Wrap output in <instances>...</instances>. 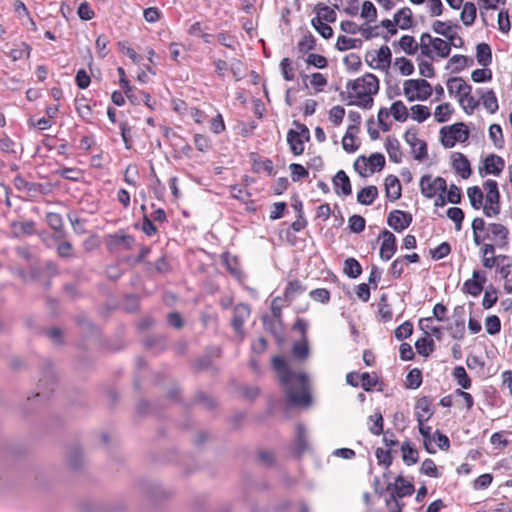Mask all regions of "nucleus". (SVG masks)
<instances>
[{
  "label": "nucleus",
  "mask_w": 512,
  "mask_h": 512,
  "mask_svg": "<svg viewBox=\"0 0 512 512\" xmlns=\"http://www.w3.org/2000/svg\"><path fill=\"white\" fill-rule=\"evenodd\" d=\"M434 341L429 337H421L415 342L417 352L422 356H428L434 350Z\"/></svg>",
  "instance_id": "nucleus-43"
},
{
  "label": "nucleus",
  "mask_w": 512,
  "mask_h": 512,
  "mask_svg": "<svg viewBox=\"0 0 512 512\" xmlns=\"http://www.w3.org/2000/svg\"><path fill=\"white\" fill-rule=\"evenodd\" d=\"M447 217L455 223V229L460 231L464 220L463 210L458 207H451L447 210Z\"/></svg>",
  "instance_id": "nucleus-61"
},
{
  "label": "nucleus",
  "mask_w": 512,
  "mask_h": 512,
  "mask_svg": "<svg viewBox=\"0 0 512 512\" xmlns=\"http://www.w3.org/2000/svg\"><path fill=\"white\" fill-rule=\"evenodd\" d=\"M343 272L347 277L356 279L362 274V266L357 259L349 257L344 261Z\"/></svg>",
  "instance_id": "nucleus-28"
},
{
  "label": "nucleus",
  "mask_w": 512,
  "mask_h": 512,
  "mask_svg": "<svg viewBox=\"0 0 512 512\" xmlns=\"http://www.w3.org/2000/svg\"><path fill=\"white\" fill-rule=\"evenodd\" d=\"M413 332V324L411 323V321H405L404 323H402L400 326H398L395 331H394V335L396 337L397 340H404L408 337L411 336Z\"/></svg>",
  "instance_id": "nucleus-63"
},
{
  "label": "nucleus",
  "mask_w": 512,
  "mask_h": 512,
  "mask_svg": "<svg viewBox=\"0 0 512 512\" xmlns=\"http://www.w3.org/2000/svg\"><path fill=\"white\" fill-rule=\"evenodd\" d=\"M402 459L407 466L418 462V451L413 447L410 441H405L401 445Z\"/></svg>",
  "instance_id": "nucleus-26"
},
{
  "label": "nucleus",
  "mask_w": 512,
  "mask_h": 512,
  "mask_svg": "<svg viewBox=\"0 0 512 512\" xmlns=\"http://www.w3.org/2000/svg\"><path fill=\"white\" fill-rule=\"evenodd\" d=\"M451 158L452 168L455 172L460 174L463 179L469 178L472 170L468 158L460 152H454Z\"/></svg>",
  "instance_id": "nucleus-13"
},
{
  "label": "nucleus",
  "mask_w": 512,
  "mask_h": 512,
  "mask_svg": "<svg viewBox=\"0 0 512 512\" xmlns=\"http://www.w3.org/2000/svg\"><path fill=\"white\" fill-rule=\"evenodd\" d=\"M410 85L415 86L414 89L417 91L415 98L420 101L427 100L433 92L431 84L425 79H408Z\"/></svg>",
  "instance_id": "nucleus-16"
},
{
  "label": "nucleus",
  "mask_w": 512,
  "mask_h": 512,
  "mask_svg": "<svg viewBox=\"0 0 512 512\" xmlns=\"http://www.w3.org/2000/svg\"><path fill=\"white\" fill-rule=\"evenodd\" d=\"M482 103L487 111L494 114L499 109L498 100L495 92L490 89L481 96Z\"/></svg>",
  "instance_id": "nucleus-40"
},
{
  "label": "nucleus",
  "mask_w": 512,
  "mask_h": 512,
  "mask_svg": "<svg viewBox=\"0 0 512 512\" xmlns=\"http://www.w3.org/2000/svg\"><path fill=\"white\" fill-rule=\"evenodd\" d=\"M304 290L300 281H290L285 289L284 297L287 301H292L297 295L303 293Z\"/></svg>",
  "instance_id": "nucleus-50"
},
{
  "label": "nucleus",
  "mask_w": 512,
  "mask_h": 512,
  "mask_svg": "<svg viewBox=\"0 0 512 512\" xmlns=\"http://www.w3.org/2000/svg\"><path fill=\"white\" fill-rule=\"evenodd\" d=\"M194 402L196 404L202 405L206 409H213L216 405L214 398L212 396H210L209 394L202 392V391H198L195 394Z\"/></svg>",
  "instance_id": "nucleus-62"
},
{
  "label": "nucleus",
  "mask_w": 512,
  "mask_h": 512,
  "mask_svg": "<svg viewBox=\"0 0 512 512\" xmlns=\"http://www.w3.org/2000/svg\"><path fill=\"white\" fill-rule=\"evenodd\" d=\"M394 22L400 29L407 30L412 26V11L408 7L401 8L394 14Z\"/></svg>",
  "instance_id": "nucleus-24"
},
{
  "label": "nucleus",
  "mask_w": 512,
  "mask_h": 512,
  "mask_svg": "<svg viewBox=\"0 0 512 512\" xmlns=\"http://www.w3.org/2000/svg\"><path fill=\"white\" fill-rule=\"evenodd\" d=\"M412 215L402 210H393L388 214L387 224L396 232H402L412 223Z\"/></svg>",
  "instance_id": "nucleus-8"
},
{
  "label": "nucleus",
  "mask_w": 512,
  "mask_h": 512,
  "mask_svg": "<svg viewBox=\"0 0 512 512\" xmlns=\"http://www.w3.org/2000/svg\"><path fill=\"white\" fill-rule=\"evenodd\" d=\"M497 300V289L493 285H490L489 288L485 291L482 300V306L484 309H490L496 304Z\"/></svg>",
  "instance_id": "nucleus-60"
},
{
  "label": "nucleus",
  "mask_w": 512,
  "mask_h": 512,
  "mask_svg": "<svg viewBox=\"0 0 512 512\" xmlns=\"http://www.w3.org/2000/svg\"><path fill=\"white\" fill-rule=\"evenodd\" d=\"M369 420L372 422V425L369 427V431L373 435L379 436L384 433V420L380 411H377L373 415H370Z\"/></svg>",
  "instance_id": "nucleus-49"
},
{
  "label": "nucleus",
  "mask_w": 512,
  "mask_h": 512,
  "mask_svg": "<svg viewBox=\"0 0 512 512\" xmlns=\"http://www.w3.org/2000/svg\"><path fill=\"white\" fill-rule=\"evenodd\" d=\"M477 9L474 3L466 2L463 5L462 12L460 14V19L465 26H471L476 19Z\"/></svg>",
  "instance_id": "nucleus-31"
},
{
  "label": "nucleus",
  "mask_w": 512,
  "mask_h": 512,
  "mask_svg": "<svg viewBox=\"0 0 512 512\" xmlns=\"http://www.w3.org/2000/svg\"><path fill=\"white\" fill-rule=\"evenodd\" d=\"M474 61L471 57L465 56V55H454L452 56L447 65L446 69L449 68L450 64H456V66L453 68V73H459L461 72L466 66L473 65Z\"/></svg>",
  "instance_id": "nucleus-37"
},
{
  "label": "nucleus",
  "mask_w": 512,
  "mask_h": 512,
  "mask_svg": "<svg viewBox=\"0 0 512 512\" xmlns=\"http://www.w3.org/2000/svg\"><path fill=\"white\" fill-rule=\"evenodd\" d=\"M367 164L370 169V173H374L375 171H380L385 166V157L381 153H372L367 158Z\"/></svg>",
  "instance_id": "nucleus-51"
},
{
  "label": "nucleus",
  "mask_w": 512,
  "mask_h": 512,
  "mask_svg": "<svg viewBox=\"0 0 512 512\" xmlns=\"http://www.w3.org/2000/svg\"><path fill=\"white\" fill-rule=\"evenodd\" d=\"M469 129L463 122H458L440 129V141L443 147L452 148L457 141L463 143L469 138Z\"/></svg>",
  "instance_id": "nucleus-1"
},
{
  "label": "nucleus",
  "mask_w": 512,
  "mask_h": 512,
  "mask_svg": "<svg viewBox=\"0 0 512 512\" xmlns=\"http://www.w3.org/2000/svg\"><path fill=\"white\" fill-rule=\"evenodd\" d=\"M385 148L392 162L400 163L402 161V151L400 143L395 137H387Z\"/></svg>",
  "instance_id": "nucleus-21"
},
{
  "label": "nucleus",
  "mask_w": 512,
  "mask_h": 512,
  "mask_svg": "<svg viewBox=\"0 0 512 512\" xmlns=\"http://www.w3.org/2000/svg\"><path fill=\"white\" fill-rule=\"evenodd\" d=\"M378 238H382V244L380 247V258L383 261H388L397 251L396 237L391 231L384 229L379 234Z\"/></svg>",
  "instance_id": "nucleus-10"
},
{
  "label": "nucleus",
  "mask_w": 512,
  "mask_h": 512,
  "mask_svg": "<svg viewBox=\"0 0 512 512\" xmlns=\"http://www.w3.org/2000/svg\"><path fill=\"white\" fill-rule=\"evenodd\" d=\"M410 110L412 119L419 123L424 122L431 115L429 108L420 104L412 106Z\"/></svg>",
  "instance_id": "nucleus-53"
},
{
  "label": "nucleus",
  "mask_w": 512,
  "mask_h": 512,
  "mask_svg": "<svg viewBox=\"0 0 512 512\" xmlns=\"http://www.w3.org/2000/svg\"><path fill=\"white\" fill-rule=\"evenodd\" d=\"M431 400L427 396H423L419 398L416 402L415 408L424 415V418L429 420V418L433 415V411L431 410Z\"/></svg>",
  "instance_id": "nucleus-58"
},
{
  "label": "nucleus",
  "mask_w": 512,
  "mask_h": 512,
  "mask_svg": "<svg viewBox=\"0 0 512 512\" xmlns=\"http://www.w3.org/2000/svg\"><path fill=\"white\" fill-rule=\"evenodd\" d=\"M361 46H362L361 39L349 38L344 35H340L337 38V42H336V49L339 51H346L349 49H358V48H361Z\"/></svg>",
  "instance_id": "nucleus-35"
},
{
  "label": "nucleus",
  "mask_w": 512,
  "mask_h": 512,
  "mask_svg": "<svg viewBox=\"0 0 512 512\" xmlns=\"http://www.w3.org/2000/svg\"><path fill=\"white\" fill-rule=\"evenodd\" d=\"M452 112L453 108L451 107L450 103H443L436 107L434 116L437 122L444 123L448 121Z\"/></svg>",
  "instance_id": "nucleus-52"
},
{
  "label": "nucleus",
  "mask_w": 512,
  "mask_h": 512,
  "mask_svg": "<svg viewBox=\"0 0 512 512\" xmlns=\"http://www.w3.org/2000/svg\"><path fill=\"white\" fill-rule=\"evenodd\" d=\"M476 59L479 65L487 67L492 63V50L489 44L479 43L476 46Z\"/></svg>",
  "instance_id": "nucleus-22"
},
{
  "label": "nucleus",
  "mask_w": 512,
  "mask_h": 512,
  "mask_svg": "<svg viewBox=\"0 0 512 512\" xmlns=\"http://www.w3.org/2000/svg\"><path fill=\"white\" fill-rule=\"evenodd\" d=\"M422 384V372L418 368H413L408 372L405 379V387L408 389H417Z\"/></svg>",
  "instance_id": "nucleus-42"
},
{
  "label": "nucleus",
  "mask_w": 512,
  "mask_h": 512,
  "mask_svg": "<svg viewBox=\"0 0 512 512\" xmlns=\"http://www.w3.org/2000/svg\"><path fill=\"white\" fill-rule=\"evenodd\" d=\"M287 400L292 405H308L311 401L309 393H298L289 389L286 393Z\"/></svg>",
  "instance_id": "nucleus-46"
},
{
  "label": "nucleus",
  "mask_w": 512,
  "mask_h": 512,
  "mask_svg": "<svg viewBox=\"0 0 512 512\" xmlns=\"http://www.w3.org/2000/svg\"><path fill=\"white\" fill-rule=\"evenodd\" d=\"M432 29L435 33L447 38V42H449L451 46L457 48L463 46L464 40L452 30V26L448 22L437 20L433 23Z\"/></svg>",
  "instance_id": "nucleus-9"
},
{
  "label": "nucleus",
  "mask_w": 512,
  "mask_h": 512,
  "mask_svg": "<svg viewBox=\"0 0 512 512\" xmlns=\"http://www.w3.org/2000/svg\"><path fill=\"white\" fill-rule=\"evenodd\" d=\"M456 82H462L463 85L461 87V92L459 94L460 96V99H459V102L460 104L464 103V98L465 97H468V96H471V91H472V86L467 84L463 78L461 77H451L448 79L447 81V89L449 91L450 94H453L454 93V84Z\"/></svg>",
  "instance_id": "nucleus-27"
},
{
  "label": "nucleus",
  "mask_w": 512,
  "mask_h": 512,
  "mask_svg": "<svg viewBox=\"0 0 512 512\" xmlns=\"http://www.w3.org/2000/svg\"><path fill=\"white\" fill-rule=\"evenodd\" d=\"M419 186L421 193L426 198H433L437 193V190L433 185V181L430 175H423L420 179Z\"/></svg>",
  "instance_id": "nucleus-44"
},
{
  "label": "nucleus",
  "mask_w": 512,
  "mask_h": 512,
  "mask_svg": "<svg viewBox=\"0 0 512 512\" xmlns=\"http://www.w3.org/2000/svg\"><path fill=\"white\" fill-rule=\"evenodd\" d=\"M398 45L408 55H414L418 50V44L415 38L410 35H404L400 38Z\"/></svg>",
  "instance_id": "nucleus-47"
},
{
  "label": "nucleus",
  "mask_w": 512,
  "mask_h": 512,
  "mask_svg": "<svg viewBox=\"0 0 512 512\" xmlns=\"http://www.w3.org/2000/svg\"><path fill=\"white\" fill-rule=\"evenodd\" d=\"M292 356L296 360L304 361L309 357L310 349L307 339H302L300 342H296L292 346Z\"/></svg>",
  "instance_id": "nucleus-32"
},
{
  "label": "nucleus",
  "mask_w": 512,
  "mask_h": 512,
  "mask_svg": "<svg viewBox=\"0 0 512 512\" xmlns=\"http://www.w3.org/2000/svg\"><path fill=\"white\" fill-rule=\"evenodd\" d=\"M358 86H362L363 88V90H359V92L375 95L379 91V80L374 74L367 73L356 80H349L346 85L347 89L352 91H357Z\"/></svg>",
  "instance_id": "nucleus-5"
},
{
  "label": "nucleus",
  "mask_w": 512,
  "mask_h": 512,
  "mask_svg": "<svg viewBox=\"0 0 512 512\" xmlns=\"http://www.w3.org/2000/svg\"><path fill=\"white\" fill-rule=\"evenodd\" d=\"M465 310L463 306H456L453 311V322L448 327L452 338L461 340L465 334Z\"/></svg>",
  "instance_id": "nucleus-11"
},
{
  "label": "nucleus",
  "mask_w": 512,
  "mask_h": 512,
  "mask_svg": "<svg viewBox=\"0 0 512 512\" xmlns=\"http://www.w3.org/2000/svg\"><path fill=\"white\" fill-rule=\"evenodd\" d=\"M489 137L493 141L495 147L501 149L504 146V137L502 128L499 124H492L489 127Z\"/></svg>",
  "instance_id": "nucleus-55"
},
{
  "label": "nucleus",
  "mask_w": 512,
  "mask_h": 512,
  "mask_svg": "<svg viewBox=\"0 0 512 512\" xmlns=\"http://www.w3.org/2000/svg\"><path fill=\"white\" fill-rule=\"evenodd\" d=\"M483 188L487 191L483 206V213L487 217L497 216L500 213V192L498 183L495 180L488 179L483 183Z\"/></svg>",
  "instance_id": "nucleus-3"
},
{
  "label": "nucleus",
  "mask_w": 512,
  "mask_h": 512,
  "mask_svg": "<svg viewBox=\"0 0 512 512\" xmlns=\"http://www.w3.org/2000/svg\"><path fill=\"white\" fill-rule=\"evenodd\" d=\"M360 379L363 390L367 392L372 391L379 382V378L376 373L370 374L368 372H363L360 375Z\"/></svg>",
  "instance_id": "nucleus-57"
},
{
  "label": "nucleus",
  "mask_w": 512,
  "mask_h": 512,
  "mask_svg": "<svg viewBox=\"0 0 512 512\" xmlns=\"http://www.w3.org/2000/svg\"><path fill=\"white\" fill-rule=\"evenodd\" d=\"M401 184L395 175H388L385 178V193L389 201L394 202L401 197Z\"/></svg>",
  "instance_id": "nucleus-15"
},
{
  "label": "nucleus",
  "mask_w": 512,
  "mask_h": 512,
  "mask_svg": "<svg viewBox=\"0 0 512 512\" xmlns=\"http://www.w3.org/2000/svg\"><path fill=\"white\" fill-rule=\"evenodd\" d=\"M144 346L147 349L156 348L160 351H164L167 348V339L165 335H149L144 340Z\"/></svg>",
  "instance_id": "nucleus-33"
},
{
  "label": "nucleus",
  "mask_w": 512,
  "mask_h": 512,
  "mask_svg": "<svg viewBox=\"0 0 512 512\" xmlns=\"http://www.w3.org/2000/svg\"><path fill=\"white\" fill-rule=\"evenodd\" d=\"M358 130H359V127H357V125L348 126L346 134L342 139V147L348 153L355 152L359 147V145H356V144H348V140H351L352 142L355 140V133Z\"/></svg>",
  "instance_id": "nucleus-38"
},
{
  "label": "nucleus",
  "mask_w": 512,
  "mask_h": 512,
  "mask_svg": "<svg viewBox=\"0 0 512 512\" xmlns=\"http://www.w3.org/2000/svg\"><path fill=\"white\" fill-rule=\"evenodd\" d=\"M117 72L119 74V84L121 88L123 89L126 97L130 101L132 105H138L139 99L138 97L133 93V88L131 87L129 80L126 77L125 70L122 67L117 68Z\"/></svg>",
  "instance_id": "nucleus-20"
},
{
  "label": "nucleus",
  "mask_w": 512,
  "mask_h": 512,
  "mask_svg": "<svg viewBox=\"0 0 512 512\" xmlns=\"http://www.w3.org/2000/svg\"><path fill=\"white\" fill-rule=\"evenodd\" d=\"M486 273L483 270H474L472 278L464 282L462 291L473 297H477L481 294L484 284L486 283Z\"/></svg>",
  "instance_id": "nucleus-7"
},
{
  "label": "nucleus",
  "mask_w": 512,
  "mask_h": 512,
  "mask_svg": "<svg viewBox=\"0 0 512 512\" xmlns=\"http://www.w3.org/2000/svg\"><path fill=\"white\" fill-rule=\"evenodd\" d=\"M485 328L488 334L495 335L501 330V321L498 316L491 315L485 319Z\"/></svg>",
  "instance_id": "nucleus-64"
},
{
  "label": "nucleus",
  "mask_w": 512,
  "mask_h": 512,
  "mask_svg": "<svg viewBox=\"0 0 512 512\" xmlns=\"http://www.w3.org/2000/svg\"><path fill=\"white\" fill-rule=\"evenodd\" d=\"M389 111L394 119L399 122H405L409 116L407 107L400 100L393 102Z\"/></svg>",
  "instance_id": "nucleus-39"
},
{
  "label": "nucleus",
  "mask_w": 512,
  "mask_h": 512,
  "mask_svg": "<svg viewBox=\"0 0 512 512\" xmlns=\"http://www.w3.org/2000/svg\"><path fill=\"white\" fill-rule=\"evenodd\" d=\"M316 47V39L311 33L304 35V37L298 42L297 48L298 51L302 54H305L311 50H314Z\"/></svg>",
  "instance_id": "nucleus-59"
},
{
  "label": "nucleus",
  "mask_w": 512,
  "mask_h": 512,
  "mask_svg": "<svg viewBox=\"0 0 512 512\" xmlns=\"http://www.w3.org/2000/svg\"><path fill=\"white\" fill-rule=\"evenodd\" d=\"M55 385L56 376L54 371L52 370V365L51 363H46L42 370V375L37 385L38 392L33 396V398L46 399L49 393H51L54 390Z\"/></svg>",
  "instance_id": "nucleus-4"
},
{
  "label": "nucleus",
  "mask_w": 512,
  "mask_h": 512,
  "mask_svg": "<svg viewBox=\"0 0 512 512\" xmlns=\"http://www.w3.org/2000/svg\"><path fill=\"white\" fill-rule=\"evenodd\" d=\"M46 223L52 230H54V232H55L54 238L55 239L64 237L65 231H64L63 218L59 213L48 212L46 214Z\"/></svg>",
  "instance_id": "nucleus-18"
},
{
  "label": "nucleus",
  "mask_w": 512,
  "mask_h": 512,
  "mask_svg": "<svg viewBox=\"0 0 512 512\" xmlns=\"http://www.w3.org/2000/svg\"><path fill=\"white\" fill-rule=\"evenodd\" d=\"M354 93H348L347 94V97L348 98H357L359 99V101H350L348 103V105H357L361 108H364V109H371L372 106H373V98H372V95L373 94H368L366 92H359V90L357 91H353Z\"/></svg>",
  "instance_id": "nucleus-23"
},
{
  "label": "nucleus",
  "mask_w": 512,
  "mask_h": 512,
  "mask_svg": "<svg viewBox=\"0 0 512 512\" xmlns=\"http://www.w3.org/2000/svg\"><path fill=\"white\" fill-rule=\"evenodd\" d=\"M378 197V189L374 185L362 188L357 194V201L362 205H371Z\"/></svg>",
  "instance_id": "nucleus-25"
},
{
  "label": "nucleus",
  "mask_w": 512,
  "mask_h": 512,
  "mask_svg": "<svg viewBox=\"0 0 512 512\" xmlns=\"http://www.w3.org/2000/svg\"><path fill=\"white\" fill-rule=\"evenodd\" d=\"M452 375L457 381V384L463 389H469L471 387V379L463 366H456L453 369Z\"/></svg>",
  "instance_id": "nucleus-45"
},
{
  "label": "nucleus",
  "mask_w": 512,
  "mask_h": 512,
  "mask_svg": "<svg viewBox=\"0 0 512 512\" xmlns=\"http://www.w3.org/2000/svg\"><path fill=\"white\" fill-rule=\"evenodd\" d=\"M385 490L390 492L389 497H394V499L399 500L405 496L412 495L415 491V487L411 482L406 481L402 475H398L395 482L388 483Z\"/></svg>",
  "instance_id": "nucleus-6"
},
{
  "label": "nucleus",
  "mask_w": 512,
  "mask_h": 512,
  "mask_svg": "<svg viewBox=\"0 0 512 512\" xmlns=\"http://www.w3.org/2000/svg\"><path fill=\"white\" fill-rule=\"evenodd\" d=\"M314 29L324 38L329 39L333 36V29L327 23L322 21L321 17H314L311 20Z\"/></svg>",
  "instance_id": "nucleus-48"
},
{
  "label": "nucleus",
  "mask_w": 512,
  "mask_h": 512,
  "mask_svg": "<svg viewBox=\"0 0 512 512\" xmlns=\"http://www.w3.org/2000/svg\"><path fill=\"white\" fill-rule=\"evenodd\" d=\"M505 167V161L496 154L488 155L484 160V170L486 174L499 175Z\"/></svg>",
  "instance_id": "nucleus-17"
},
{
  "label": "nucleus",
  "mask_w": 512,
  "mask_h": 512,
  "mask_svg": "<svg viewBox=\"0 0 512 512\" xmlns=\"http://www.w3.org/2000/svg\"><path fill=\"white\" fill-rule=\"evenodd\" d=\"M489 230L491 232V234L493 235V237H499L500 238V241L498 243V246L500 248H504L507 246L508 242H507V238H508V229L500 224V223H491L489 225Z\"/></svg>",
  "instance_id": "nucleus-36"
},
{
  "label": "nucleus",
  "mask_w": 512,
  "mask_h": 512,
  "mask_svg": "<svg viewBox=\"0 0 512 512\" xmlns=\"http://www.w3.org/2000/svg\"><path fill=\"white\" fill-rule=\"evenodd\" d=\"M315 11L318 14L317 17H321L322 21L325 20L330 23L336 21V13L334 9L330 8L329 6L319 3L315 6Z\"/></svg>",
  "instance_id": "nucleus-54"
},
{
  "label": "nucleus",
  "mask_w": 512,
  "mask_h": 512,
  "mask_svg": "<svg viewBox=\"0 0 512 512\" xmlns=\"http://www.w3.org/2000/svg\"><path fill=\"white\" fill-rule=\"evenodd\" d=\"M250 315V307L248 304L240 303L234 307L231 325L237 333H242L245 320Z\"/></svg>",
  "instance_id": "nucleus-14"
},
{
  "label": "nucleus",
  "mask_w": 512,
  "mask_h": 512,
  "mask_svg": "<svg viewBox=\"0 0 512 512\" xmlns=\"http://www.w3.org/2000/svg\"><path fill=\"white\" fill-rule=\"evenodd\" d=\"M134 242L135 239L132 235L115 233L113 235H110L109 246L111 248H114L123 245L126 249H131Z\"/></svg>",
  "instance_id": "nucleus-30"
},
{
  "label": "nucleus",
  "mask_w": 512,
  "mask_h": 512,
  "mask_svg": "<svg viewBox=\"0 0 512 512\" xmlns=\"http://www.w3.org/2000/svg\"><path fill=\"white\" fill-rule=\"evenodd\" d=\"M334 191L337 195L349 196L352 193L350 179L344 170H339L332 178Z\"/></svg>",
  "instance_id": "nucleus-12"
},
{
  "label": "nucleus",
  "mask_w": 512,
  "mask_h": 512,
  "mask_svg": "<svg viewBox=\"0 0 512 512\" xmlns=\"http://www.w3.org/2000/svg\"><path fill=\"white\" fill-rule=\"evenodd\" d=\"M431 45L441 58H446L451 52V44L441 38H434Z\"/></svg>",
  "instance_id": "nucleus-56"
},
{
  "label": "nucleus",
  "mask_w": 512,
  "mask_h": 512,
  "mask_svg": "<svg viewBox=\"0 0 512 512\" xmlns=\"http://www.w3.org/2000/svg\"><path fill=\"white\" fill-rule=\"evenodd\" d=\"M68 464L71 469L78 470L84 464V457L82 450L79 447H73L68 451L67 454Z\"/></svg>",
  "instance_id": "nucleus-34"
},
{
  "label": "nucleus",
  "mask_w": 512,
  "mask_h": 512,
  "mask_svg": "<svg viewBox=\"0 0 512 512\" xmlns=\"http://www.w3.org/2000/svg\"><path fill=\"white\" fill-rule=\"evenodd\" d=\"M272 363H273V368L276 370L282 384L288 385L293 380H296L303 387L306 386V384L308 382L307 374L304 372L296 373V372L292 371L283 357L275 356L273 358Z\"/></svg>",
  "instance_id": "nucleus-2"
},
{
  "label": "nucleus",
  "mask_w": 512,
  "mask_h": 512,
  "mask_svg": "<svg viewBox=\"0 0 512 512\" xmlns=\"http://www.w3.org/2000/svg\"><path fill=\"white\" fill-rule=\"evenodd\" d=\"M467 196L474 209L478 210L482 207L484 195L478 186L469 187L467 189Z\"/></svg>",
  "instance_id": "nucleus-41"
},
{
  "label": "nucleus",
  "mask_w": 512,
  "mask_h": 512,
  "mask_svg": "<svg viewBox=\"0 0 512 512\" xmlns=\"http://www.w3.org/2000/svg\"><path fill=\"white\" fill-rule=\"evenodd\" d=\"M222 259L229 273L233 277L240 279L242 277V271L237 257L231 256L228 252H225L222 254Z\"/></svg>",
  "instance_id": "nucleus-29"
},
{
  "label": "nucleus",
  "mask_w": 512,
  "mask_h": 512,
  "mask_svg": "<svg viewBox=\"0 0 512 512\" xmlns=\"http://www.w3.org/2000/svg\"><path fill=\"white\" fill-rule=\"evenodd\" d=\"M307 140L299 137V133L296 130L290 129L287 133V143L290 147L291 152L295 156H299L304 152V143Z\"/></svg>",
  "instance_id": "nucleus-19"
}]
</instances>
